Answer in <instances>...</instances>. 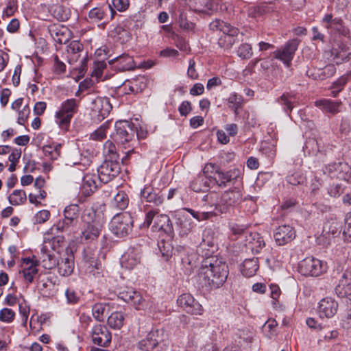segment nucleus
<instances>
[{"instance_id":"33","label":"nucleus","mask_w":351,"mask_h":351,"mask_svg":"<svg viewBox=\"0 0 351 351\" xmlns=\"http://www.w3.org/2000/svg\"><path fill=\"white\" fill-rule=\"evenodd\" d=\"M189 7L196 12L206 13L213 9L211 0H189Z\"/></svg>"},{"instance_id":"24","label":"nucleus","mask_w":351,"mask_h":351,"mask_svg":"<svg viewBox=\"0 0 351 351\" xmlns=\"http://www.w3.org/2000/svg\"><path fill=\"white\" fill-rule=\"evenodd\" d=\"M154 231H162L169 236H173V224L167 215L161 214L156 217L152 226Z\"/></svg>"},{"instance_id":"47","label":"nucleus","mask_w":351,"mask_h":351,"mask_svg":"<svg viewBox=\"0 0 351 351\" xmlns=\"http://www.w3.org/2000/svg\"><path fill=\"white\" fill-rule=\"evenodd\" d=\"M335 293L341 298L351 295V284L339 282L335 287Z\"/></svg>"},{"instance_id":"55","label":"nucleus","mask_w":351,"mask_h":351,"mask_svg":"<svg viewBox=\"0 0 351 351\" xmlns=\"http://www.w3.org/2000/svg\"><path fill=\"white\" fill-rule=\"evenodd\" d=\"M343 192V187L339 183H334L328 188V195L333 197H339Z\"/></svg>"},{"instance_id":"11","label":"nucleus","mask_w":351,"mask_h":351,"mask_svg":"<svg viewBox=\"0 0 351 351\" xmlns=\"http://www.w3.org/2000/svg\"><path fill=\"white\" fill-rule=\"evenodd\" d=\"M119 297L127 303L132 304L136 310L145 309L149 307L147 301L141 293L132 287H127L126 289L121 291Z\"/></svg>"},{"instance_id":"41","label":"nucleus","mask_w":351,"mask_h":351,"mask_svg":"<svg viewBox=\"0 0 351 351\" xmlns=\"http://www.w3.org/2000/svg\"><path fill=\"white\" fill-rule=\"evenodd\" d=\"M242 97L235 93L230 94L228 98V108L234 111L235 115L239 114V108L241 107Z\"/></svg>"},{"instance_id":"10","label":"nucleus","mask_w":351,"mask_h":351,"mask_svg":"<svg viewBox=\"0 0 351 351\" xmlns=\"http://www.w3.org/2000/svg\"><path fill=\"white\" fill-rule=\"evenodd\" d=\"M300 43V40L298 38L288 40L281 49L274 51V57L289 66Z\"/></svg>"},{"instance_id":"12","label":"nucleus","mask_w":351,"mask_h":351,"mask_svg":"<svg viewBox=\"0 0 351 351\" xmlns=\"http://www.w3.org/2000/svg\"><path fill=\"white\" fill-rule=\"evenodd\" d=\"M111 68L117 71H132L136 68L133 57L128 53H123L108 60Z\"/></svg>"},{"instance_id":"27","label":"nucleus","mask_w":351,"mask_h":351,"mask_svg":"<svg viewBox=\"0 0 351 351\" xmlns=\"http://www.w3.org/2000/svg\"><path fill=\"white\" fill-rule=\"evenodd\" d=\"M246 248L254 254H258L261 250L265 245V243L263 237L257 233H250L246 237L245 244Z\"/></svg>"},{"instance_id":"50","label":"nucleus","mask_w":351,"mask_h":351,"mask_svg":"<svg viewBox=\"0 0 351 351\" xmlns=\"http://www.w3.org/2000/svg\"><path fill=\"white\" fill-rule=\"evenodd\" d=\"M338 180L346 182L351 180V167L346 162L340 165V174Z\"/></svg>"},{"instance_id":"35","label":"nucleus","mask_w":351,"mask_h":351,"mask_svg":"<svg viewBox=\"0 0 351 351\" xmlns=\"http://www.w3.org/2000/svg\"><path fill=\"white\" fill-rule=\"evenodd\" d=\"M215 246L214 239L210 235L209 232H204L203 234L202 241L199 245L198 250H206L208 252L205 255H208L213 252Z\"/></svg>"},{"instance_id":"25","label":"nucleus","mask_w":351,"mask_h":351,"mask_svg":"<svg viewBox=\"0 0 351 351\" xmlns=\"http://www.w3.org/2000/svg\"><path fill=\"white\" fill-rule=\"evenodd\" d=\"M56 266L60 275L62 276H70L74 269V257L70 254H64L60 260L57 261Z\"/></svg>"},{"instance_id":"1","label":"nucleus","mask_w":351,"mask_h":351,"mask_svg":"<svg viewBox=\"0 0 351 351\" xmlns=\"http://www.w3.org/2000/svg\"><path fill=\"white\" fill-rule=\"evenodd\" d=\"M228 267L222 258L208 256L202 263L199 278L208 289H215L221 287L228 276Z\"/></svg>"},{"instance_id":"43","label":"nucleus","mask_w":351,"mask_h":351,"mask_svg":"<svg viewBox=\"0 0 351 351\" xmlns=\"http://www.w3.org/2000/svg\"><path fill=\"white\" fill-rule=\"evenodd\" d=\"M158 245L162 256L165 261H167L173 254V247L171 243L169 241L162 240L158 243Z\"/></svg>"},{"instance_id":"19","label":"nucleus","mask_w":351,"mask_h":351,"mask_svg":"<svg viewBox=\"0 0 351 351\" xmlns=\"http://www.w3.org/2000/svg\"><path fill=\"white\" fill-rule=\"evenodd\" d=\"M274 237L278 245H284L295 239V232L290 226L282 225L276 228Z\"/></svg>"},{"instance_id":"3","label":"nucleus","mask_w":351,"mask_h":351,"mask_svg":"<svg viewBox=\"0 0 351 351\" xmlns=\"http://www.w3.org/2000/svg\"><path fill=\"white\" fill-rule=\"evenodd\" d=\"M80 208L77 204H70L64 210V219L54 224L47 234L55 235L58 232H68L76 226L78 221Z\"/></svg>"},{"instance_id":"28","label":"nucleus","mask_w":351,"mask_h":351,"mask_svg":"<svg viewBox=\"0 0 351 351\" xmlns=\"http://www.w3.org/2000/svg\"><path fill=\"white\" fill-rule=\"evenodd\" d=\"M342 103L341 101H332L328 99H322L315 101V106L320 110L335 114L341 111L340 107Z\"/></svg>"},{"instance_id":"39","label":"nucleus","mask_w":351,"mask_h":351,"mask_svg":"<svg viewBox=\"0 0 351 351\" xmlns=\"http://www.w3.org/2000/svg\"><path fill=\"white\" fill-rule=\"evenodd\" d=\"M124 315L121 312H114L108 317V326L114 329H120L123 325Z\"/></svg>"},{"instance_id":"51","label":"nucleus","mask_w":351,"mask_h":351,"mask_svg":"<svg viewBox=\"0 0 351 351\" xmlns=\"http://www.w3.org/2000/svg\"><path fill=\"white\" fill-rule=\"evenodd\" d=\"M15 313L10 308H4L0 311V320L3 322H12L14 318Z\"/></svg>"},{"instance_id":"17","label":"nucleus","mask_w":351,"mask_h":351,"mask_svg":"<svg viewBox=\"0 0 351 351\" xmlns=\"http://www.w3.org/2000/svg\"><path fill=\"white\" fill-rule=\"evenodd\" d=\"M93 112L99 121H103L112 110V105L108 97H97L93 101Z\"/></svg>"},{"instance_id":"16","label":"nucleus","mask_w":351,"mask_h":351,"mask_svg":"<svg viewBox=\"0 0 351 351\" xmlns=\"http://www.w3.org/2000/svg\"><path fill=\"white\" fill-rule=\"evenodd\" d=\"M47 29L54 40L60 44L66 43L71 37L70 29L60 23H51Z\"/></svg>"},{"instance_id":"34","label":"nucleus","mask_w":351,"mask_h":351,"mask_svg":"<svg viewBox=\"0 0 351 351\" xmlns=\"http://www.w3.org/2000/svg\"><path fill=\"white\" fill-rule=\"evenodd\" d=\"M108 313L109 305L107 303H97L92 308V314L94 318L99 322L104 321Z\"/></svg>"},{"instance_id":"54","label":"nucleus","mask_w":351,"mask_h":351,"mask_svg":"<svg viewBox=\"0 0 351 351\" xmlns=\"http://www.w3.org/2000/svg\"><path fill=\"white\" fill-rule=\"evenodd\" d=\"M88 16L91 20L101 21L104 19L105 12L101 8H95L89 12Z\"/></svg>"},{"instance_id":"57","label":"nucleus","mask_w":351,"mask_h":351,"mask_svg":"<svg viewBox=\"0 0 351 351\" xmlns=\"http://www.w3.org/2000/svg\"><path fill=\"white\" fill-rule=\"evenodd\" d=\"M343 234L347 240H351V213H347L346 216Z\"/></svg>"},{"instance_id":"22","label":"nucleus","mask_w":351,"mask_h":351,"mask_svg":"<svg viewBox=\"0 0 351 351\" xmlns=\"http://www.w3.org/2000/svg\"><path fill=\"white\" fill-rule=\"evenodd\" d=\"M101 227L99 222L90 223L88 221L86 227L82 230L80 235L81 242L88 243L97 240L101 233Z\"/></svg>"},{"instance_id":"32","label":"nucleus","mask_w":351,"mask_h":351,"mask_svg":"<svg viewBox=\"0 0 351 351\" xmlns=\"http://www.w3.org/2000/svg\"><path fill=\"white\" fill-rule=\"evenodd\" d=\"M213 181L208 179V176L199 174L191 182L190 187L195 192H205L207 191L210 187L209 182Z\"/></svg>"},{"instance_id":"63","label":"nucleus","mask_w":351,"mask_h":351,"mask_svg":"<svg viewBox=\"0 0 351 351\" xmlns=\"http://www.w3.org/2000/svg\"><path fill=\"white\" fill-rule=\"evenodd\" d=\"M43 150L45 156L51 160H56L60 156V154L53 151L50 145L44 146Z\"/></svg>"},{"instance_id":"20","label":"nucleus","mask_w":351,"mask_h":351,"mask_svg":"<svg viewBox=\"0 0 351 351\" xmlns=\"http://www.w3.org/2000/svg\"><path fill=\"white\" fill-rule=\"evenodd\" d=\"M338 303L332 298H325L320 300L318 313L320 317L331 318L337 312Z\"/></svg>"},{"instance_id":"45","label":"nucleus","mask_w":351,"mask_h":351,"mask_svg":"<svg viewBox=\"0 0 351 351\" xmlns=\"http://www.w3.org/2000/svg\"><path fill=\"white\" fill-rule=\"evenodd\" d=\"M43 266L47 269H51L56 266L57 259L54 255L44 252L41 257Z\"/></svg>"},{"instance_id":"38","label":"nucleus","mask_w":351,"mask_h":351,"mask_svg":"<svg viewBox=\"0 0 351 351\" xmlns=\"http://www.w3.org/2000/svg\"><path fill=\"white\" fill-rule=\"evenodd\" d=\"M104 154L105 159L112 161H120L119 155L117 154L115 145L110 141H107L104 145Z\"/></svg>"},{"instance_id":"48","label":"nucleus","mask_w":351,"mask_h":351,"mask_svg":"<svg viewBox=\"0 0 351 351\" xmlns=\"http://www.w3.org/2000/svg\"><path fill=\"white\" fill-rule=\"evenodd\" d=\"M294 98L289 95L283 94L279 99L278 102L284 106V110L287 112H291L293 108Z\"/></svg>"},{"instance_id":"58","label":"nucleus","mask_w":351,"mask_h":351,"mask_svg":"<svg viewBox=\"0 0 351 351\" xmlns=\"http://www.w3.org/2000/svg\"><path fill=\"white\" fill-rule=\"evenodd\" d=\"M65 295L67 300L68 303L69 304H76L80 299V297L77 295L75 291L73 289L69 288L65 291Z\"/></svg>"},{"instance_id":"36","label":"nucleus","mask_w":351,"mask_h":351,"mask_svg":"<svg viewBox=\"0 0 351 351\" xmlns=\"http://www.w3.org/2000/svg\"><path fill=\"white\" fill-rule=\"evenodd\" d=\"M27 200V195L25 191L16 189L8 196V202L13 206L23 204Z\"/></svg>"},{"instance_id":"44","label":"nucleus","mask_w":351,"mask_h":351,"mask_svg":"<svg viewBox=\"0 0 351 351\" xmlns=\"http://www.w3.org/2000/svg\"><path fill=\"white\" fill-rule=\"evenodd\" d=\"M303 149L308 155H316L320 152L318 142L315 138H308L306 140Z\"/></svg>"},{"instance_id":"61","label":"nucleus","mask_w":351,"mask_h":351,"mask_svg":"<svg viewBox=\"0 0 351 351\" xmlns=\"http://www.w3.org/2000/svg\"><path fill=\"white\" fill-rule=\"evenodd\" d=\"M64 12L63 8L61 6H58L54 9L53 16L59 22H64L69 19L66 14Z\"/></svg>"},{"instance_id":"46","label":"nucleus","mask_w":351,"mask_h":351,"mask_svg":"<svg viewBox=\"0 0 351 351\" xmlns=\"http://www.w3.org/2000/svg\"><path fill=\"white\" fill-rule=\"evenodd\" d=\"M38 270L36 265L25 267L22 270L23 278L29 283L33 282L34 276L38 274Z\"/></svg>"},{"instance_id":"64","label":"nucleus","mask_w":351,"mask_h":351,"mask_svg":"<svg viewBox=\"0 0 351 351\" xmlns=\"http://www.w3.org/2000/svg\"><path fill=\"white\" fill-rule=\"evenodd\" d=\"M195 62L194 60L191 59L189 62V68L187 70V75L192 80H196L198 78V73L195 69Z\"/></svg>"},{"instance_id":"29","label":"nucleus","mask_w":351,"mask_h":351,"mask_svg":"<svg viewBox=\"0 0 351 351\" xmlns=\"http://www.w3.org/2000/svg\"><path fill=\"white\" fill-rule=\"evenodd\" d=\"M98 176L95 173H87L83 178L82 192L85 196H89L93 193L97 188V180Z\"/></svg>"},{"instance_id":"49","label":"nucleus","mask_w":351,"mask_h":351,"mask_svg":"<svg viewBox=\"0 0 351 351\" xmlns=\"http://www.w3.org/2000/svg\"><path fill=\"white\" fill-rule=\"evenodd\" d=\"M252 54V47L247 43L241 45L237 50V55L242 59H250Z\"/></svg>"},{"instance_id":"59","label":"nucleus","mask_w":351,"mask_h":351,"mask_svg":"<svg viewBox=\"0 0 351 351\" xmlns=\"http://www.w3.org/2000/svg\"><path fill=\"white\" fill-rule=\"evenodd\" d=\"M30 113V109L27 105L25 106L23 108L19 111V117H18V123L20 125H23L26 121L27 118L28 117Z\"/></svg>"},{"instance_id":"56","label":"nucleus","mask_w":351,"mask_h":351,"mask_svg":"<svg viewBox=\"0 0 351 351\" xmlns=\"http://www.w3.org/2000/svg\"><path fill=\"white\" fill-rule=\"evenodd\" d=\"M50 212L47 210H42L38 212L34 216L35 223H43L46 222L50 217Z\"/></svg>"},{"instance_id":"2","label":"nucleus","mask_w":351,"mask_h":351,"mask_svg":"<svg viewBox=\"0 0 351 351\" xmlns=\"http://www.w3.org/2000/svg\"><path fill=\"white\" fill-rule=\"evenodd\" d=\"M208 172L214 173L210 176L213 182L220 187H226L228 183L237 181L241 177V172L238 168L230 169L226 172L222 171L218 166L215 164H207L204 169L203 175L207 176Z\"/></svg>"},{"instance_id":"62","label":"nucleus","mask_w":351,"mask_h":351,"mask_svg":"<svg viewBox=\"0 0 351 351\" xmlns=\"http://www.w3.org/2000/svg\"><path fill=\"white\" fill-rule=\"evenodd\" d=\"M112 5L119 11H124L129 6L128 0H112Z\"/></svg>"},{"instance_id":"21","label":"nucleus","mask_w":351,"mask_h":351,"mask_svg":"<svg viewBox=\"0 0 351 351\" xmlns=\"http://www.w3.org/2000/svg\"><path fill=\"white\" fill-rule=\"evenodd\" d=\"M239 30L232 25L225 26L223 29V35L218 40V45L224 49H230L236 41L235 37L238 35Z\"/></svg>"},{"instance_id":"60","label":"nucleus","mask_w":351,"mask_h":351,"mask_svg":"<svg viewBox=\"0 0 351 351\" xmlns=\"http://www.w3.org/2000/svg\"><path fill=\"white\" fill-rule=\"evenodd\" d=\"M157 214H158V210H156V209H152V210H150L149 211H148L145 214V221L143 223V227L148 228L151 225L152 221L154 220V217H156V215Z\"/></svg>"},{"instance_id":"40","label":"nucleus","mask_w":351,"mask_h":351,"mask_svg":"<svg viewBox=\"0 0 351 351\" xmlns=\"http://www.w3.org/2000/svg\"><path fill=\"white\" fill-rule=\"evenodd\" d=\"M323 174L322 170L316 172H312L308 182L309 188L312 193H315L318 191L323 184V180L321 176Z\"/></svg>"},{"instance_id":"23","label":"nucleus","mask_w":351,"mask_h":351,"mask_svg":"<svg viewBox=\"0 0 351 351\" xmlns=\"http://www.w3.org/2000/svg\"><path fill=\"white\" fill-rule=\"evenodd\" d=\"M92 339L95 344L106 347L111 341V334L106 326L96 325L93 328Z\"/></svg>"},{"instance_id":"42","label":"nucleus","mask_w":351,"mask_h":351,"mask_svg":"<svg viewBox=\"0 0 351 351\" xmlns=\"http://www.w3.org/2000/svg\"><path fill=\"white\" fill-rule=\"evenodd\" d=\"M342 163L343 162H335L325 166V167L322 169L323 175H327L331 178L338 179L340 174V165H342Z\"/></svg>"},{"instance_id":"7","label":"nucleus","mask_w":351,"mask_h":351,"mask_svg":"<svg viewBox=\"0 0 351 351\" xmlns=\"http://www.w3.org/2000/svg\"><path fill=\"white\" fill-rule=\"evenodd\" d=\"M326 263L312 256L305 258L298 265L299 272L305 276H319L326 272Z\"/></svg>"},{"instance_id":"26","label":"nucleus","mask_w":351,"mask_h":351,"mask_svg":"<svg viewBox=\"0 0 351 351\" xmlns=\"http://www.w3.org/2000/svg\"><path fill=\"white\" fill-rule=\"evenodd\" d=\"M109 36L114 38L121 43L128 41L131 34L126 29L125 23H113L109 32Z\"/></svg>"},{"instance_id":"6","label":"nucleus","mask_w":351,"mask_h":351,"mask_svg":"<svg viewBox=\"0 0 351 351\" xmlns=\"http://www.w3.org/2000/svg\"><path fill=\"white\" fill-rule=\"evenodd\" d=\"M78 104L75 99H69L64 101L60 109L56 112V118L59 126L63 130H67L71 120L77 111Z\"/></svg>"},{"instance_id":"9","label":"nucleus","mask_w":351,"mask_h":351,"mask_svg":"<svg viewBox=\"0 0 351 351\" xmlns=\"http://www.w3.org/2000/svg\"><path fill=\"white\" fill-rule=\"evenodd\" d=\"M241 199V195L238 190L225 191L221 196L220 200L215 204H210V207L215 206V210L220 214L230 212Z\"/></svg>"},{"instance_id":"15","label":"nucleus","mask_w":351,"mask_h":351,"mask_svg":"<svg viewBox=\"0 0 351 351\" xmlns=\"http://www.w3.org/2000/svg\"><path fill=\"white\" fill-rule=\"evenodd\" d=\"M141 250L138 246L130 247L122 255L121 265L128 269H133L141 261Z\"/></svg>"},{"instance_id":"14","label":"nucleus","mask_w":351,"mask_h":351,"mask_svg":"<svg viewBox=\"0 0 351 351\" xmlns=\"http://www.w3.org/2000/svg\"><path fill=\"white\" fill-rule=\"evenodd\" d=\"M141 196L143 200L156 206L161 205L164 200L162 191L152 185H145L141 191Z\"/></svg>"},{"instance_id":"53","label":"nucleus","mask_w":351,"mask_h":351,"mask_svg":"<svg viewBox=\"0 0 351 351\" xmlns=\"http://www.w3.org/2000/svg\"><path fill=\"white\" fill-rule=\"evenodd\" d=\"M83 49V45L77 40H73L67 46V52L69 55H76L80 53Z\"/></svg>"},{"instance_id":"37","label":"nucleus","mask_w":351,"mask_h":351,"mask_svg":"<svg viewBox=\"0 0 351 351\" xmlns=\"http://www.w3.org/2000/svg\"><path fill=\"white\" fill-rule=\"evenodd\" d=\"M129 204V198L124 191H120L117 193L112 200V206L119 210L125 209Z\"/></svg>"},{"instance_id":"4","label":"nucleus","mask_w":351,"mask_h":351,"mask_svg":"<svg viewBox=\"0 0 351 351\" xmlns=\"http://www.w3.org/2000/svg\"><path fill=\"white\" fill-rule=\"evenodd\" d=\"M115 132L113 139L121 144H125L133 140L135 135L138 138H144L143 133L140 134L134 124L129 121L120 120L115 123Z\"/></svg>"},{"instance_id":"52","label":"nucleus","mask_w":351,"mask_h":351,"mask_svg":"<svg viewBox=\"0 0 351 351\" xmlns=\"http://www.w3.org/2000/svg\"><path fill=\"white\" fill-rule=\"evenodd\" d=\"M335 229L336 227L333 226L332 225H325L324 226L322 237L319 239V241H320L322 237H325L326 241H324V243L329 244L330 242V233L331 232L332 235H335L337 232V230Z\"/></svg>"},{"instance_id":"5","label":"nucleus","mask_w":351,"mask_h":351,"mask_svg":"<svg viewBox=\"0 0 351 351\" xmlns=\"http://www.w3.org/2000/svg\"><path fill=\"white\" fill-rule=\"evenodd\" d=\"M134 220L128 212L115 215L111 219L110 229L117 237L122 238L132 231Z\"/></svg>"},{"instance_id":"18","label":"nucleus","mask_w":351,"mask_h":351,"mask_svg":"<svg viewBox=\"0 0 351 351\" xmlns=\"http://www.w3.org/2000/svg\"><path fill=\"white\" fill-rule=\"evenodd\" d=\"M181 254L182 269L185 275H190L196 267V254L193 250L189 248L182 247L180 252Z\"/></svg>"},{"instance_id":"8","label":"nucleus","mask_w":351,"mask_h":351,"mask_svg":"<svg viewBox=\"0 0 351 351\" xmlns=\"http://www.w3.org/2000/svg\"><path fill=\"white\" fill-rule=\"evenodd\" d=\"M121 162L104 160L97 168L98 180L104 184L114 179L120 173Z\"/></svg>"},{"instance_id":"31","label":"nucleus","mask_w":351,"mask_h":351,"mask_svg":"<svg viewBox=\"0 0 351 351\" xmlns=\"http://www.w3.org/2000/svg\"><path fill=\"white\" fill-rule=\"evenodd\" d=\"M158 331L149 332L147 337L138 343V348L142 351H152L158 344Z\"/></svg>"},{"instance_id":"13","label":"nucleus","mask_w":351,"mask_h":351,"mask_svg":"<svg viewBox=\"0 0 351 351\" xmlns=\"http://www.w3.org/2000/svg\"><path fill=\"white\" fill-rule=\"evenodd\" d=\"M177 303L188 313L192 315H201L202 313V305L189 293H184L180 295L177 300Z\"/></svg>"},{"instance_id":"30","label":"nucleus","mask_w":351,"mask_h":351,"mask_svg":"<svg viewBox=\"0 0 351 351\" xmlns=\"http://www.w3.org/2000/svg\"><path fill=\"white\" fill-rule=\"evenodd\" d=\"M259 268L258 258H246L241 265V274L247 278L254 276Z\"/></svg>"}]
</instances>
